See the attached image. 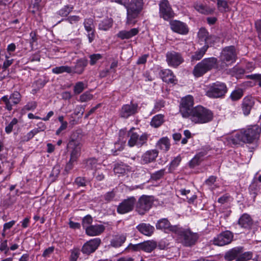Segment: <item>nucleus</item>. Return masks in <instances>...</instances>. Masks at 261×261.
Wrapping results in <instances>:
<instances>
[{"mask_svg":"<svg viewBox=\"0 0 261 261\" xmlns=\"http://www.w3.org/2000/svg\"><path fill=\"white\" fill-rule=\"evenodd\" d=\"M177 225H171L170 222L166 218L159 220L156 224V228L164 231L165 232H174L175 233L178 227Z\"/></svg>","mask_w":261,"mask_h":261,"instance_id":"20","label":"nucleus"},{"mask_svg":"<svg viewBox=\"0 0 261 261\" xmlns=\"http://www.w3.org/2000/svg\"><path fill=\"white\" fill-rule=\"evenodd\" d=\"M82 144L79 137V133L74 132L71 135L67 148L70 153V158L77 160L81 155Z\"/></svg>","mask_w":261,"mask_h":261,"instance_id":"7","label":"nucleus"},{"mask_svg":"<svg viewBox=\"0 0 261 261\" xmlns=\"http://www.w3.org/2000/svg\"><path fill=\"white\" fill-rule=\"evenodd\" d=\"M101 55L99 54H93L90 56V64L91 65H94L96 63L97 61L102 58Z\"/></svg>","mask_w":261,"mask_h":261,"instance_id":"53","label":"nucleus"},{"mask_svg":"<svg viewBox=\"0 0 261 261\" xmlns=\"http://www.w3.org/2000/svg\"><path fill=\"white\" fill-rule=\"evenodd\" d=\"M165 106V102L163 100H159L156 102L154 107V110L157 112L160 111Z\"/></svg>","mask_w":261,"mask_h":261,"instance_id":"62","label":"nucleus"},{"mask_svg":"<svg viewBox=\"0 0 261 261\" xmlns=\"http://www.w3.org/2000/svg\"><path fill=\"white\" fill-rule=\"evenodd\" d=\"M74 183L78 187H85L86 186V180L85 178L82 177H77L74 180Z\"/></svg>","mask_w":261,"mask_h":261,"instance_id":"57","label":"nucleus"},{"mask_svg":"<svg viewBox=\"0 0 261 261\" xmlns=\"http://www.w3.org/2000/svg\"><path fill=\"white\" fill-rule=\"evenodd\" d=\"M86 88V86L83 82H78L75 83L73 91L75 94H79Z\"/></svg>","mask_w":261,"mask_h":261,"instance_id":"44","label":"nucleus"},{"mask_svg":"<svg viewBox=\"0 0 261 261\" xmlns=\"http://www.w3.org/2000/svg\"><path fill=\"white\" fill-rule=\"evenodd\" d=\"M242 252V247H236L227 251L225 255V258L228 260H232L238 258Z\"/></svg>","mask_w":261,"mask_h":261,"instance_id":"29","label":"nucleus"},{"mask_svg":"<svg viewBox=\"0 0 261 261\" xmlns=\"http://www.w3.org/2000/svg\"><path fill=\"white\" fill-rule=\"evenodd\" d=\"M243 95L241 89L234 90L230 94V98L232 100H237L240 99Z\"/></svg>","mask_w":261,"mask_h":261,"instance_id":"50","label":"nucleus"},{"mask_svg":"<svg viewBox=\"0 0 261 261\" xmlns=\"http://www.w3.org/2000/svg\"><path fill=\"white\" fill-rule=\"evenodd\" d=\"M195 9L201 14L208 15L212 14L214 11V9L211 8L206 5L201 4H196L195 6Z\"/></svg>","mask_w":261,"mask_h":261,"instance_id":"34","label":"nucleus"},{"mask_svg":"<svg viewBox=\"0 0 261 261\" xmlns=\"http://www.w3.org/2000/svg\"><path fill=\"white\" fill-rule=\"evenodd\" d=\"M116 192V190L115 189H113L112 191H109L102 195V197L106 202H110L113 201L115 198Z\"/></svg>","mask_w":261,"mask_h":261,"instance_id":"40","label":"nucleus"},{"mask_svg":"<svg viewBox=\"0 0 261 261\" xmlns=\"http://www.w3.org/2000/svg\"><path fill=\"white\" fill-rule=\"evenodd\" d=\"M165 173V169H162L151 174L150 178L154 180H158L163 177Z\"/></svg>","mask_w":261,"mask_h":261,"instance_id":"46","label":"nucleus"},{"mask_svg":"<svg viewBox=\"0 0 261 261\" xmlns=\"http://www.w3.org/2000/svg\"><path fill=\"white\" fill-rule=\"evenodd\" d=\"M135 128H132L128 133L129 139L128 141V145L129 147L137 146L141 147L146 144L148 140V135L146 134H143L139 136L137 133L134 132Z\"/></svg>","mask_w":261,"mask_h":261,"instance_id":"10","label":"nucleus"},{"mask_svg":"<svg viewBox=\"0 0 261 261\" xmlns=\"http://www.w3.org/2000/svg\"><path fill=\"white\" fill-rule=\"evenodd\" d=\"M125 141L118 140L114 144V148L112 149L115 155L117 154V151H120L122 150L125 146Z\"/></svg>","mask_w":261,"mask_h":261,"instance_id":"41","label":"nucleus"},{"mask_svg":"<svg viewBox=\"0 0 261 261\" xmlns=\"http://www.w3.org/2000/svg\"><path fill=\"white\" fill-rule=\"evenodd\" d=\"M175 233L178 235L180 242L185 247H192L197 242L199 235L190 229L178 227Z\"/></svg>","mask_w":261,"mask_h":261,"instance_id":"6","label":"nucleus"},{"mask_svg":"<svg viewBox=\"0 0 261 261\" xmlns=\"http://www.w3.org/2000/svg\"><path fill=\"white\" fill-rule=\"evenodd\" d=\"M71 67L69 66H61L53 68L51 70L52 72L54 74H59L63 73H67L71 74L72 70Z\"/></svg>","mask_w":261,"mask_h":261,"instance_id":"36","label":"nucleus"},{"mask_svg":"<svg viewBox=\"0 0 261 261\" xmlns=\"http://www.w3.org/2000/svg\"><path fill=\"white\" fill-rule=\"evenodd\" d=\"M80 254V252L79 249H74L72 250L70 257V261H76L77 259L79 257Z\"/></svg>","mask_w":261,"mask_h":261,"instance_id":"56","label":"nucleus"},{"mask_svg":"<svg viewBox=\"0 0 261 261\" xmlns=\"http://www.w3.org/2000/svg\"><path fill=\"white\" fill-rule=\"evenodd\" d=\"M237 59V51L236 47L233 46H226L223 48L220 53L219 68L222 70L226 68L234 63Z\"/></svg>","mask_w":261,"mask_h":261,"instance_id":"4","label":"nucleus"},{"mask_svg":"<svg viewBox=\"0 0 261 261\" xmlns=\"http://www.w3.org/2000/svg\"><path fill=\"white\" fill-rule=\"evenodd\" d=\"M219 67V64L216 58H204L194 66L193 74L195 77H199L213 69L218 70H222Z\"/></svg>","mask_w":261,"mask_h":261,"instance_id":"3","label":"nucleus"},{"mask_svg":"<svg viewBox=\"0 0 261 261\" xmlns=\"http://www.w3.org/2000/svg\"><path fill=\"white\" fill-rule=\"evenodd\" d=\"M67 21L69 23L71 24H77L79 21L81 20V17L77 15H70L66 19H62L61 21H59L58 23L63 20Z\"/></svg>","mask_w":261,"mask_h":261,"instance_id":"45","label":"nucleus"},{"mask_svg":"<svg viewBox=\"0 0 261 261\" xmlns=\"http://www.w3.org/2000/svg\"><path fill=\"white\" fill-rule=\"evenodd\" d=\"M194 105V98L191 95H187L180 100L179 112L184 118H188Z\"/></svg>","mask_w":261,"mask_h":261,"instance_id":"12","label":"nucleus"},{"mask_svg":"<svg viewBox=\"0 0 261 261\" xmlns=\"http://www.w3.org/2000/svg\"><path fill=\"white\" fill-rule=\"evenodd\" d=\"M254 105V98L250 96H246L243 99L242 110L244 115H248Z\"/></svg>","mask_w":261,"mask_h":261,"instance_id":"25","label":"nucleus"},{"mask_svg":"<svg viewBox=\"0 0 261 261\" xmlns=\"http://www.w3.org/2000/svg\"><path fill=\"white\" fill-rule=\"evenodd\" d=\"M142 250L147 252H150L156 247V243L153 241H147L141 243Z\"/></svg>","mask_w":261,"mask_h":261,"instance_id":"35","label":"nucleus"},{"mask_svg":"<svg viewBox=\"0 0 261 261\" xmlns=\"http://www.w3.org/2000/svg\"><path fill=\"white\" fill-rule=\"evenodd\" d=\"M227 92L225 84L217 81L207 86L206 95L210 98H217L224 96Z\"/></svg>","mask_w":261,"mask_h":261,"instance_id":"8","label":"nucleus"},{"mask_svg":"<svg viewBox=\"0 0 261 261\" xmlns=\"http://www.w3.org/2000/svg\"><path fill=\"white\" fill-rule=\"evenodd\" d=\"M217 7L221 12H225L228 8L227 2L225 0H217Z\"/></svg>","mask_w":261,"mask_h":261,"instance_id":"47","label":"nucleus"},{"mask_svg":"<svg viewBox=\"0 0 261 261\" xmlns=\"http://www.w3.org/2000/svg\"><path fill=\"white\" fill-rule=\"evenodd\" d=\"M238 224L242 228L250 230L254 225V221L250 215L244 213L239 218Z\"/></svg>","mask_w":261,"mask_h":261,"instance_id":"22","label":"nucleus"},{"mask_svg":"<svg viewBox=\"0 0 261 261\" xmlns=\"http://www.w3.org/2000/svg\"><path fill=\"white\" fill-rule=\"evenodd\" d=\"M100 243L101 240L99 238L91 239L84 244L81 251L83 254L89 255L93 253L98 248Z\"/></svg>","mask_w":261,"mask_h":261,"instance_id":"18","label":"nucleus"},{"mask_svg":"<svg viewBox=\"0 0 261 261\" xmlns=\"http://www.w3.org/2000/svg\"><path fill=\"white\" fill-rule=\"evenodd\" d=\"M160 76L163 81L168 84H176L177 80L173 74V72L168 69L161 70L160 72Z\"/></svg>","mask_w":261,"mask_h":261,"instance_id":"24","label":"nucleus"},{"mask_svg":"<svg viewBox=\"0 0 261 261\" xmlns=\"http://www.w3.org/2000/svg\"><path fill=\"white\" fill-rule=\"evenodd\" d=\"M54 249L55 248L53 246L49 247L48 248L46 249L42 254V256L44 257H49L50 254H52L54 251Z\"/></svg>","mask_w":261,"mask_h":261,"instance_id":"60","label":"nucleus"},{"mask_svg":"<svg viewBox=\"0 0 261 261\" xmlns=\"http://www.w3.org/2000/svg\"><path fill=\"white\" fill-rule=\"evenodd\" d=\"M170 25L172 31L179 34L184 35L189 32V28L187 24L179 20H171L170 22Z\"/></svg>","mask_w":261,"mask_h":261,"instance_id":"19","label":"nucleus"},{"mask_svg":"<svg viewBox=\"0 0 261 261\" xmlns=\"http://www.w3.org/2000/svg\"><path fill=\"white\" fill-rule=\"evenodd\" d=\"M159 6L160 18L168 21L174 17L175 13L168 0H161L159 3Z\"/></svg>","mask_w":261,"mask_h":261,"instance_id":"11","label":"nucleus"},{"mask_svg":"<svg viewBox=\"0 0 261 261\" xmlns=\"http://www.w3.org/2000/svg\"><path fill=\"white\" fill-rule=\"evenodd\" d=\"M156 147L164 151H167L170 147L169 139L167 137L161 138L158 141Z\"/></svg>","mask_w":261,"mask_h":261,"instance_id":"32","label":"nucleus"},{"mask_svg":"<svg viewBox=\"0 0 261 261\" xmlns=\"http://www.w3.org/2000/svg\"><path fill=\"white\" fill-rule=\"evenodd\" d=\"M200 162L201 160L198 158H196L195 155V156L190 161L189 166L191 168H194L196 166L199 165Z\"/></svg>","mask_w":261,"mask_h":261,"instance_id":"61","label":"nucleus"},{"mask_svg":"<svg viewBox=\"0 0 261 261\" xmlns=\"http://www.w3.org/2000/svg\"><path fill=\"white\" fill-rule=\"evenodd\" d=\"M18 122V119L16 118H14L8 125L6 126V133L8 134H10L12 132L14 126L17 124Z\"/></svg>","mask_w":261,"mask_h":261,"instance_id":"49","label":"nucleus"},{"mask_svg":"<svg viewBox=\"0 0 261 261\" xmlns=\"http://www.w3.org/2000/svg\"><path fill=\"white\" fill-rule=\"evenodd\" d=\"M217 40H218V38L216 36L208 35L204 45H207L208 48L210 46L214 44V43L216 42Z\"/></svg>","mask_w":261,"mask_h":261,"instance_id":"55","label":"nucleus"},{"mask_svg":"<svg viewBox=\"0 0 261 261\" xmlns=\"http://www.w3.org/2000/svg\"><path fill=\"white\" fill-rule=\"evenodd\" d=\"M73 9L72 6L66 5L60 9L57 13L61 17H67L72 11Z\"/></svg>","mask_w":261,"mask_h":261,"instance_id":"39","label":"nucleus"},{"mask_svg":"<svg viewBox=\"0 0 261 261\" xmlns=\"http://www.w3.org/2000/svg\"><path fill=\"white\" fill-rule=\"evenodd\" d=\"M164 121V115L162 114L156 115L152 118L150 125L155 128H157L160 126Z\"/></svg>","mask_w":261,"mask_h":261,"instance_id":"38","label":"nucleus"},{"mask_svg":"<svg viewBox=\"0 0 261 261\" xmlns=\"http://www.w3.org/2000/svg\"><path fill=\"white\" fill-rule=\"evenodd\" d=\"M166 58L168 65L175 68L184 61L181 54L175 51H168L166 54Z\"/></svg>","mask_w":261,"mask_h":261,"instance_id":"16","label":"nucleus"},{"mask_svg":"<svg viewBox=\"0 0 261 261\" xmlns=\"http://www.w3.org/2000/svg\"><path fill=\"white\" fill-rule=\"evenodd\" d=\"M144 5L143 0H131L127 7L126 24L134 25L136 21L135 19L137 18L142 11Z\"/></svg>","mask_w":261,"mask_h":261,"instance_id":"5","label":"nucleus"},{"mask_svg":"<svg viewBox=\"0 0 261 261\" xmlns=\"http://www.w3.org/2000/svg\"><path fill=\"white\" fill-rule=\"evenodd\" d=\"M214 118V112L210 109L201 105L192 109L189 119L193 123L203 124L212 122Z\"/></svg>","mask_w":261,"mask_h":261,"instance_id":"2","label":"nucleus"},{"mask_svg":"<svg viewBox=\"0 0 261 261\" xmlns=\"http://www.w3.org/2000/svg\"><path fill=\"white\" fill-rule=\"evenodd\" d=\"M208 35V33L206 29L204 28H201L198 32L199 41L200 42H204L205 43Z\"/></svg>","mask_w":261,"mask_h":261,"instance_id":"42","label":"nucleus"},{"mask_svg":"<svg viewBox=\"0 0 261 261\" xmlns=\"http://www.w3.org/2000/svg\"><path fill=\"white\" fill-rule=\"evenodd\" d=\"M233 237V233L229 230H226L215 238L213 240V244L219 246H224L229 244L232 241Z\"/></svg>","mask_w":261,"mask_h":261,"instance_id":"17","label":"nucleus"},{"mask_svg":"<svg viewBox=\"0 0 261 261\" xmlns=\"http://www.w3.org/2000/svg\"><path fill=\"white\" fill-rule=\"evenodd\" d=\"M37 103L35 101H31L28 102L23 108L24 110L32 111L35 110L37 107Z\"/></svg>","mask_w":261,"mask_h":261,"instance_id":"59","label":"nucleus"},{"mask_svg":"<svg viewBox=\"0 0 261 261\" xmlns=\"http://www.w3.org/2000/svg\"><path fill=\"white\" fill-rule=\"evenodd\" d=\"M113 20L112 18H106L100 21L98 25L99 30L107 31L112 27Z\"/></svg>","mask_w":261,"mask_h":261,"instance_id":"37","label":"nucleus"},{"mask_svg":"<svg viewBox=\"0 0 261 261\" xmlns=\"http://www.w3.org/2000/svg\"><path fill=\"white\" fill-rule=\"evenodd\" d=\"M260 129L257 124L250 125L242 128L235 133L231 138V142L234 145L252 144L257 147V143L259 139Z\"/></svg>","mask_w":261,"mask_h":261,"instance_id":"1","label":"nucleus"},{"mask_svg":"<svg viewBox=\"0 0 261 261\" xmlns=\"http://www.w3.org/2000/svg\"><path fill=\"white\" fill-rule=\"evenodd\" d=\"M159 152L156 149L146 151L143 154L141 160L143 164H148L154 162L158 156Z\"/></svg>","mask_w":261,"mask_h":261,"instance_id":"26","label":"nucleus"},{"mask_svg":"<svg viewBox=\"0 0 261 261\" xmlns=\"http://www.w3.org/2000/svg\"><path fill=\"white\" fill-rule=\"evenodd\" d=\"M139 32L138 28H133L129 31L122 30L118 33L117 36L122 40L128 39L137 35Z\"/></svg>","mask_w":261,"mask_h":261,"instance_id":"28","label":"nucleus"},{"mask_svg":"<svg viewBox=\"0 0 261 261\" xmlns=\"http://www.w3.org/2000/svg\"><path fill=\"white\" fill-rule=\"evenodd\" d=\"M246 79L252 80L258 83V85L261 87V74H252L246 76Z\"/></svg>","mask_w":261,"mask_h":261,"instance_id":"51","label":"nucleus"},{"mask_svg":"<svg viewBox=\"0 0 261 261\" xmlns=\"http://www.w3.org/2000/svg\"><path fill=\"white\" fill-rule=\"evenodd\" d=\"M21 98V96L18 91H14L10 95H4L0 98V103L4 106V108L8 111H11L14 106L18 104Z\"/></svg>","mask_w":261,"mask_h":261,"instance_id":"9","label":"nucleus"},{"mask_svg":"<svg viewBox=\"0 0 261 261\" xmlns=\"http://www.w3.org/2000/svg\"><path fill=\"white\" fill-rule=\"evenodd\" d=\"M88 65V60L86 58H81L76 61L75 65L71 67V74H81Z\"/></svg>","mask_w":261,"mask_h":261,"instance_id":"23","label":"nucleus"},{"mask_svg":"<svg viewBox=\"0 0 261 261\" xmlns=\"http://www.w3.org/2000/svg\"><path fill=\"white\" fill-rule=\"evenodd\" d=\"M255 27L258 33V37L261 35V19H258L255 22Z\"/></svg>","mask_w":261,"mask_h":261,"instance_id":"64","label":"nucleus"},{"mask_svg":"<svg viewBox=\"0 0 261 261\" xmlns=\"http://www.w3.org/2000/svg\"><path fill=\"white\" fill-rule=\"evenodd\" d=\"M208 49V46L203 45L200 48L198 49L195 51L191 57V62L197 61L201 60L205 54Z\"/></svg>","mask_w":261,"mask_h":261,"instance_id":"30","label":"nucleus"},{"mask_svg":"<svg viewBox=\"0 0 261 261\" xmlns=\"http://www.w3.org/2000/svg\"><path fill=\"white\" fill-rule=\"evenodd\" d=\"M136 202V199L133 196L124 199L118 205L117 212L120 214L129 213L133 210Z\"/></svg>","mask_w":261,"mask_h":261,"instance_id":"14","label":"nucleus"},{"mask_svg":"<svg viewBox=\"0 0 261 261\" xmlns=\"http://www.w3.org/2000/svg\"><path fill=\"white\" fill-rule=\"evenodd\" d=\"M83 24L85 30L88 33L87 36L89 42L91 43L95 38V31L94 19L92 18H86L84 19Z\"/></svg>","mask_w":261,"mask_h":261,"instance_id":"21","label":"nucleus"},{"mask_svg":"<svg viewBox=\"0 0 261 261\" xmlns=\"http://www.w3.org/2000/svg\"><path fill=\"white\" fill-rule=\"evenodd\" d=\"M77 160H72V159L70 158L69 161L66 164L64 169V171L66 172V174H68L69 171L73 169L74 163Z\"/></svg>","mask_w":261,"mask_h":261,"instance_id":"54","label":"nucleus"},{"mask_svg":"<svg viewBox=\"0 0 261 261\" xmlns=\"http://www.w3.org/2000/svg\"><path fill=\"white\" fill-rule=\"evenodd\" d=\"M181 160V157L178 155L170 163L169 167V172H172L179 165Z\"/></svg>","mask_w":261,"mask_h":261,"instance_id":"43","label":"nucleus"},{"mask_svg":"<svg viewBox=\"0 0 261 261\" xmlns=\"http://www.w3.org/2000/svg\"><path fill=\"white\" fill-rule=\"evenodd\" d=\"M92 218L90 215L86 216L83 219L82 224L84 227L86 228L87 227H88V225L92 223Z\"/></svg>","mask_w":261,"mask_h":261,"instance_id":"58","label":"nucleus"},{"mask_svg":"<svg viewBox=\"0 0 261 261\" xmlns=\"http://www.w3.org/2000/svg\"><path fill=\"white\" fill-rule=\"evenodd\" d=\"M153 203L151 197L146 195H143L140 197L136 202V211L140 215H144L151 208Z\"/></svg>","mask_w":261,"mask_h":261,"instance_id":"13","label":"nucleus"},{"mask_svg":"<svg viewBox=\"0 0 261 261\" xmlns=\"http://www.w3.org/2000/svg\"><path fill=\"white\" fill-rule=\"evenodd\" d=\"M138 105L132 101L128 104L123 105L119 110V116L124 119H127L138 112Z\"/></svg>","mask_w":261,"mask_h":261,"instance_id":"15","label":"nucleus"},{"mask_svg":"<svg viewBox=\"0 0 261 261\" xmlns=\"http://www.w3.org/2000/svg\"><path fill=\"white\" fill-rule=\"evenodd\" d=\"M137 229L142 234L150 236L153 232L154 227L148 224L142 223L137 226Z\"/></svg>","mask_w":261,"mask_h":261,"instance_id":"31","label":"nucleus"},{"mask_svg":"<svg viewBox=\"0 0 261 261\" xmlns=\"http://www.w3.org/2000/svg\"><path fill=\"white\" fill-rule=\"evenodd\" d=\"M126 236L124 234L116 235L111 241V245L114 247H119L126 241Z\"/></svg>","mask_w":261,"mask_h":261,"instance_id":"33","label":"nucleus"},{"mask_svg":"<svg viewBox=\"0 0 261 261\" xmlns=\"http://www.w3.org/2000/svg\"><path fill=\"white\" fill-rule=\"evenodd\" d=\"M93 97V95L92 94L86 91L80 96V101L82 102H86L92 99Z\"/></svg>","mask_w":261,"mask_h":261,"instance_id":"52","label":"nucleus"},{"mask_svg":"<svg viewBox=\"0 0 261 261\" xmlns=\"http://www.w3.org/2000/svg\"><path fill=\"white\" fill-rule=\"evenodd\" d=\"M259 186L256 182H252L249 187V192H258Z\"/></svg>","mask_w":261,"mask_h":261,"instance_id":"63","label":"nucleus"},{"mask_svg":"<svg viewBox=\"0 0 261 261\" xmlns=\"http://www.w3.org/2000/svg\"><path fill=\"white\" fill-rule=\"evenodd\" d=\"M252 253L251 252H246L241 253L237 258L236 261H247L251 258Z\"/></svg>","mask_w":261,"mask_h":261,"instance_id":"48","label":"nucleus"},{"mask_svg":"<svg viewBox=\"0 0 261 261\" xmlns=\"http://www.w3.org/2000/svg\"><path fill=\"white\" fill-rule=\"evenodd\" d=\"M105 227L103 225H94L87 227L86 232L89 236H96L100 234L104 231Z\"/></svg>","mask_w":261,"mask_h":261,"instance_id":"27","label":"nucleus"}]
</instances>
